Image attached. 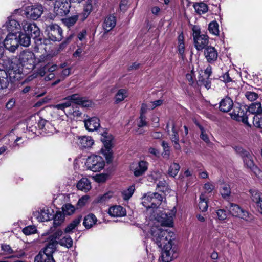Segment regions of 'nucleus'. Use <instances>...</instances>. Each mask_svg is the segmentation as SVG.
<instances>
[{"instance_id":"42","label":"nucleus","mask_w":262,"mask_h":262,"mask_svg":"<svg viewBox=\"0 0 262 262\" xmlns=\"http://www.w3.org/2000/svg\"><path fill=\"white\" fill-rule=\"evenodd\" d=\"M180 166L178 163H173L168 169V174L170 176L174 177L178 173Z\"/></svg>"},{"instance_id":"38","label":"nucleus","mask_w":262,"mask_h":262,"mask_svg":"<svg viewBox=\"0 0 262 262\" xmlns=\"http://www.w3.org/2000/svg\"><path fill=\"white\" fill-rule=\"evenodd\" d=\"M220 191L224 198L229 196L231 193L230 185L225 183L221 184L220 187Z\"/></svg>"},{"instance_id":"49","label":"nucleus","mask_w":262,"mask_h":262,"mask_svg":"<svg viewBox=\"0 0 262 262\" xmlns=\"http://www.w3.org/2000/svg\"><path fill=\"white\" fill-rule=\"evenodd\" d=\"M60 244L61 246L66 247L67 248H70L73 245V241L69 236H67L61 239Z\"/></svg>"},{"instance_id":"12","label":"nucleus","mask_w":262,"mask_h":262,"mask_svg":"<svg viewBox=\"0 0 262 262\" xmlns=\"http://www.w3.org/2000/svg\"><path fill=\"white\" fill-rule=\"evenodd\" d=\"M176 213V209L174 207L170 211L161 214H158L156 219L161 223L162 226L171 227L173 224V217Z\"/></svg>"},{"instance_id":"64","label":"nucleus","mask_w":262,"mask_h":262,"mask_svg":"<svg viewBox=\"0 0 262 262\" xmlns=\"http://www.w3.org/2000/svg\"><path fill=\"white\" fill-rule=\"evenodd\" d=\"M37 74L42 77L47 74V66L46 64L43 67H40L37 71Z\"/></svg>"},{"instance_id":"3","label":"nucleus","mask_w":262,"mask_h":262,"mask_svg":"<svg viewBox=\"0 0 262 262\" xmlns=\"http://www.w3.org/2000/svg\"><path fill=\"white\" fill-rule=\"evenodd\" d=\"M23 29L25 33L28 35H31L36 38L35 42L36 46L38 50H44L46 51V42L47 40L37 37L40 35V30L39 28L35 23H29L27 21L23 23Z\"/></svg>"},{"instance_id":"26","label":"nucleus","mask_w":262,"mask_h":262,"mask_svg":"<svg viewBox=\"0 0 262 262\" xmlns=\"http://www.w3.org/2000/svg\"><path fill=\"white\" fill-rule=\"evenodd\" d=\"M113 136L107 133L104 132L101 136V140L103 143L105 147L108 149V152H110V149L111 148L113 143Z\"/></svg>"},{"instance_id":"55","label":"nucleus","mask_w":262,"mask_h":262,"mask_svg":"<svg viewBox=\"0 0 262 262\" xmlns=\"http://www.w3.org/2000/svg\"><path fill=\"white\" fill-rule=\"evenodd\" d=\"M148 125V122L146 121V117L144 115H141L139 117V121L138 123V126L139 127H142Z\"/></svg>"},{"instance_id":"16","label":"nucleus","mask_w":262,"mask_h":262,"mask_svg":"<svg viewBox=\"0 0 262 262\" xmlns=\"http://www.w3.org/2000/svg\"><path fill=\"white\" fill-rule=\"evenodd\" d=\"M70 3L68 0H56L54 4V10L57 15L63 16L70 12Z\"/></svg>"},{"instance_id":"28","label":"nucleus","mask_w":262,"mask_h":262,"mask_svg":"<svg viewBox=\"0 0 262 262\" xmlns=\"http://www.w3.org/2000/svg\"><path fill=\"white\" fill-rule=\"evenodd\" d=\"M92 4V0H87L86 1L84 6L83 11L79 15L81 20H85L91 13L93 8Z\"/></svg>"},{"instance_id":"53","label":"nucleus","mask_w":262,"mask_h":262,"mask_svg":"<svg viewBox=\"0 0 262 262\" xmlns=\"http://www.w3.org/2000/svg\"><path fill=\"white\" fill-rule=\"evenodd\" d=\"M36 231V228L34 226H29L23 229V233L27 235L34 234Z\"/></svg>"},{"instance_id":"61","label":"nucleus","mask_w":262,"mask_h":262,"mask_svg":"<svg viewBox=\"0 0 262 262\" xmlns=\"http://www.w3.org/2000/svg\"><path fill=\"white\" fill-rule=\"evenodd\" d=\"M219 78L221 81H224L225 83H228L232 81L228 72H226L223 75L219 77Z\"/></svg>"},{"instance_id":"15","label":"nucleus","mask_w":262,"mask_h":262,"mask_svg":"<svg viewBox=\"0 0 262 262\" xmlns=\"http://www.w3.org/2000/svg\"><path fill=\"white\" fill-rule=\"evenodd\" d=\"M49 38L53 41H60L63 38L62 30L56 24H52L47 27Z\"/></svg>"},{"instance_id":"1","label":"nucleus","mask_w":262,"mask_h":262,"mask_svg":"<svg viewBox=\"0 0 262 262\" xmlns=\"http://www.w3.org/2000/svg\"><path fill=\"white\" fill-rule=\"evenodd\" d=\"M151 232L152 240L162 249L161 257L163 261H170L173 255L172 247L173 232L157 227L152 228Z\"/></svg>"},{"instance_id":"32","label":"nucleus","mask_w":262,"mask_h":262,"mask_svg":"<svg viewBox=\"0 0 262 262\" xmlns=\"http://www.w3.org/2000/svg\"><path fill=\"white\" fill-rule=\"evenodd\" d=\"M247 111L250 113L254 115L262 113V107L260 102L252 103L249 106Z\"/></svg>"},{"instance_id":"48","label":"nucleus","mask_w":262,"mask_h":262,"mask_svg":"<svg viewBox=\"0 0 262 262\" xmlns=\"http://www.w3.org/2000/svg\"><path fill=\"white\" fill-rule=\"evenodd\" d=\"M199 209L201 211H205L208 208V204L207 201L205 200L204 196L201 195L200 197V201L198 204Z\"/></svg>"},{"instance_id":"19","label":"nucleus","mask_w":262,"mask_h":262,"mask_svg":"<svg viewBox=\"0 0 262 262\" xmlns=\"http://www.w3.org/2000/svg\"><path fill=\"white\" fill-rule=\"evenodd\" d=\"M94 143V141L91 136H83L78 137L77 144L82 149L91 148Z\"/></svg>"},{"instance_id":"4","label":"nucleus","mask_w":262,"mask_h":262,"mask_svg":"<svg viewBox=\"0 0 262 262\" xmlns=\"http://www.w3.org/2000/svg\"><path fill=\"white\" fill-rule=\"evenodd\" d=\"M163 200L162 195L158 193H147L142 198V203L146 208H156Z\"/></svg>"},{"instance_id":"63","label":"nucleus","mask_w":262,"mask_h":262,"mask_svg":"<svg viewBox=\"0 0 262 262\" xmlns=\"http://www.w3.org/2000/svg\"><path fill=\"white\" fill-rule=\"evenodd\" d=\"M157 186L160 189L161 191H164V189L166 188L167 187V183L164 180L159 181L157 183Z\"/></svg>"},{"instance_id":"13","label":"nucleus","mask_w":262,"mask_h":262,"mask_svg":"<svg viewBox=\"0 0 262 262\" xmlns=\"http://www.w3.org/2000/svg\"><path fill=\"white\" fill-rule=\"evenodd\" d=\"M43 11L41 5H30L25 8L24 14L27 18L36 20L41 15Z\"/></svg>"},{"instance_id":"33","label":"nucleus","mask_w":262,"mask_h":262,"mask_svg":"<svg viewBox=\"0 0 262 262\" xmlns=\"http://www.w3.org/2000/svg\"><path fill=\"white\" fill-rule=\"evenodd\" d=\"M19 40V45L24 47H28L31 43V38L29 35L25 33H20L18 36Z\"/></svg>"},{"instance_id":"14","label":"nucleus","mask_w":262,"mask_h":262,"mask_svg":"<svg viewBox=\"0 0 262 262\" xmlns=\"http://www.w3.org/2000/svg\"><path fill=\"white\" fill-rule=\"evenodd\" d=\"M4 45L7 50L14 53L19 46V40L17 34L14 33L8 34L4 40Z\"/></svg>"},{"instance_id":"40","label":"nucleus","mask_w":262,"mask_h":262,"mask_svg":"<svg viewBox=\"0 0 262 262\" xmlns=\"http://www.w3.org/2000/svg\"><path fill=\"white\" fill-rule=\"evenodd\" d=\"M56 244L54 243H50L45 248L43 254L46 257L52 256L56 249Z\"/></svg>"},{"instance_id":"43","label":"nucleus","mask_w":262,"mask_h":262,"mask_svg":"<svg viewBox=\"0 0 262 262\" xmlns=\"http://www.w3.org/2000/svg\"><path fill=\"white\" fill-rule=\"evenodd\" d=\"M253 124L256 127L262 128V113L254 115Z\"/></svg>"},{"instance_id":"59","label":"nucleus","mask_w":262,"mask_h":262,"mask_svg":"<svg viewBox=\"0 0 262 262\" xmlns=\"http://www.w3.org/2000/svg\"><path fill=\"white\" fill-rule=\"evenodd\" d=\"M163 101L162 99H159L153 102H149V107L151 110H153L157 106H160L163 103Z\"/></svg>"},{"instance_id":"36","label":"nucleus","mask_w":262,"mask_h":262,"mask_svg":"<svg viewBox=\"0 0 262 262\" xmlns=\"http://www.w3.org/2000/svg\"><path fill=\"white\" fill-rule=\"evenodd\" d=\"M82 219L81 215L75 218L65 229L66 233H70L80 223Z\"/></svg>"},{"instance_id":"34","label":"nucleus","mask_w":262,"mask_h":262,"mask_svg":"<svg viewBox=\"0 0 262 262\" xmlns=\"http://www.w3.org/2000/svg\"><path fill=\"white\" fill-rule=\"evenodd\" d=\"M128 96L127 91L125 89H120L116 94L114 100L116 103L123 101Z\"/></svg>"},{"instance_id":"8","label":"nucleus","mask_w":262,"mask_h":262,"mask_svg":"<svg viewBox=\"0 0 262 262\" xmlns=\"http://www.w3.org/2000/svg\"><path fill=\"white\" fill-rule=\"evenodd\" d=\"M19 61L23 67L33 69L35 63L34 54L31 51H24L19 55Z\"/></svg>"},{"instance_id":"25","label":"nucleus","mask_w":262,"mask_h":262,"mask_svg":"<svg viewBox=\"0 0 262 262\" xmlns=\"http://www.w3.org/2000/svg\"><path fill=\"white\" fill-rule=\"evenodd\" d=\"M116 24V20L115 17L113 15H110L105 18L104 19L103 27L106 32L111 31Z\"/></svg>"},{"instance_id":"35","label":"nucleus","mask_w":262,"mask_h":262,"mask_svg":"<svg viewBox=\"0 0 262 262\" xmlns=\"http://www.w3.org/2000/svg\"><path fill=\"white\" fill-rule=\"evenodd\" d=\"M193 7L195 12L200 15L204 14L208 11L207 5L204 3H195L193 5Z\"/></svg>"},{"instance_id":"27","label":"nucleus","mask_w":262,"mask_h":262,"mask_svg":"<svg viewBox=\"0 0 262 262\" xmlns=\"http://www.w3.org/2000/svg\"><path fill=\"white\" fill-rule=\"evenodd\" d=\"M170 140L173 143V146L176 150L181 151V147L179 144V136L178 132L175 129L174 126L172 129V134L170 136Z\"/></svg>"},{"instance_id":"60","label":"nucleus","mask_w":262,"mask_h":262,"mask_svg":"<svg viewBox=\"0 0 262 262\" xmlns=\"http://www.w3.org/2000/svg\"><path fill=\"white\" fill-rule=\"evenodd\" d=\"M259 179L262 180V171L259 169L256 166L250 170Z\"/></svg>"},{"instance_id":"18","label":"nucleus","mask_w":262,"mask_h":262,"mask_svg":"<svg viewBox=\"0 0 262 262\" xmlns=\"http://www.w3.org/2000/svg\"><path fill=\"white\" fill-rule=\"evenodd\" d=\"M148 163L144 161H141L137 163H133L130 165V169L134 171L136 177L143 175L147 170Z\"/></svg>"},{"instance_id":"44","label":"nucleus","mask_w":262,"mask_h":262,"mask_svg":"<svg viewBox=\"0 0 262 262\" xmlns=\"http://www.w3.org/2000/svg\"><path fill=\"white\" fill-rule=\"evenodd\" d=\"M134 191L135 187L134 186H131L127 189L123 190L122 192L123 199L125 200H128L132 196Z\"/></svg>"},{"instance_id":"45","label":"nucleus","mask_w":262,"mask_h":262,"mask_svg":"<svg viewBox=\"0 0 262 262\" xmlns=\"http://www.w3.org/2000/svg\"><path fill=\"white\" fill-rule=\"evenodd\" d=\"M78 16L76 15L66 18L63 19V22L66 26L69 28L75 24L78 19Z\"/></svg>"},{"instance_id":"39","label":"nucleus","mask_w":262,"mask_h":262,"mask_svg":"<svg viewBox=\"0 0 262 262\" xmlns=\"http://www.w3.org/2000/svg\"><path fill=\"white\" fill-rule=\"evenodd\" d=\"M64 214L60 211H57L54 217V226L57 227L60 225L64 221Z\"/></svg>"},{"instance_id":"29","label":"nucleus","mask_w":262,"mask_h":262,"mask_svg":"<svg viewBox=\"0 0 262 262\" xmlns=\"http://www.w3.org/2000/svg\"><path fill=\"white\" fill-rule=\"evenodd\" d=\"M249 192L252 201L256 206L262 202V192L255 189H250Z\"/></svg>"},{"instance_id":"20","label":"nucleus","mask_w":262,"mask_h":262,"mask_svg":"<svg viewBox=\"0 0 262 262\" xmlns=\"http://www.w3.org/2000/svg\"><path fill=\"white\" fill-rule=\"evenodd\" d=\"M233 107V100L228 96L223 98L219 103V109L223 112H229Z\"/></svg>"},{"instance_id":"50","label":"nucleus","mask_w":262,"mask_h":262,"mask_svg":"<svg viewBox=\"0 0 262 262\" xmlns=\"http://www.w3.org/2000/svg\"><path fill=\"white\" fill-rule=\"evenodd\" d=\"M245 96L246 98L250 101H254L256 100L258 97V95L256 93L251 91L246 92L245 93Z\"/></svg>"},{"instance_id":"30","label":"nucleus","mask_w":262,"mask_h":262,"mask_svg":"<svg viewBox=\"0 0 262 262\" xmlns=\"http://www.w3.org/2000/svg\"><path fill=\"white\" fill-rule=\"evenodd\" d=\"M77 187L79 190L87 192L91 189V183L87 178H83L77 183Z\"/></svg>"},{"instance_id":"17","label":"nucleus","mask_w":262,"mask_h":262,"mask_svg":"<svg viewBox=\"0 0 262 262\" xmlns=\"http://www.w3.org/2000/svg\"><path fill=\"white\" fill-rule=\"evenodd\" d=\"M20 28L19 23L14 19L8 18V20L2 26V28L0 29V33L1 35L4 34L5 31L15 32Z\"/></svg>"},{"instance_id":"57","label":"nucleus","mask_w":262,"mask_h":262,"mask_svg":"<svg viewBox=\"0 0 262 262\" xmlns=\"http://www.w3.org/2000/svg\"><path fill=\"white\" fill-rule=\"evenodd\" d=\"M186 79L188 81L190 85H192L195 81V74L193 70H192L190 73L187 74Z\"/></svg>"},{"instance_id":"62","label":"nucleus","mask_w":262,"mask_h":262,"mask_svg":"<svg viewBox=\"0 0 262 262\" xmlns=\"http://www.w3.org/2000/svg\"><path fill=\"white\" fill-rule=\"evenodd\" d=\"M149 106V102L146 103H143L142 104L141 108L140 114L145 115V114L146 113L147 111L148 110H151V108Z\"/></svg>"},{"instance_id":"23","label":"nucleus","mask_w":262,"mask_h":262,"mask_svg":"<svg viewBox=\"0 0 262 262\" xmlns=\"http://www.w3.org/2000/svg\"><path fill=\"white\" fill-rule=\"evenodd\" d=\"M108 213L112 217H122L126 215V210L120 205H115L109 208Z\"/></svg>"},{"instance_id":"7","label":"nucleus","mask_w":262,"mask_h":262,"mask_svg":"<svg viewBox=\"0 0 262 262\" xmlns=\"http://www.w3.org/2000/svg\"><path fill=\"white\" fill-rule=\"evenodd\" d=\"M247 109L245 107L242 108L241 106H234L233 112L230 114L231 117L237 121H241L248 127H251V124L248 121L247 115Z\"/></svg>"},{"instance_id":"47","label":"nucleus","mask_w":262,"mask_h":262,"mask_svg":"<svg viewBox=\"0 0 262 262\" xmlns=\"http://www.w3.org/2000/svg\"><path fill=\"white\" fill-rule=\"evenodd\" d=\"M69 102V101H67V100L63 99V102L58 104L53 105L52 107L54 109H57L61 110L62 111H64V110L66 108H68L70 106V103Z\"/></svg>"},{"instance_id":"2","label":"nucleus","mask_w":262,"mask_h":262,"mask_svg":"<svg viewBox=\"0 0 262 262\" xmlns=\"http://www.w3.org/2000/svg\"><path fill=\"white\" fill-rule=\"evenodd\" d=\"M21 71L12 63L8 69H0V90L7 89L10 84L20 78Z\"/></svg>"},{"instance_id":"58","label":"nucleus","mask_w":262,"mask_h":262,"mask_svg":"<svg viewBox=\"0 0 262 262\" xmlns=\"http://www.w3.org/2000/svg\"><path fill=\"white\" fill-rule=\"evenodd\" d=\"M216 215L220 220H224L227 217V214L226 211L224 209H219L216 211Z\"/></svg>"},{"instance_id":"5","label":"nucleus","mask_w":262,"mask_h":262,"mask_svg":"<svg viewBox=\"0 0 262 262\" xmlns=\"http://www.w3.org/2000/svg\"><path fill=\"white\" fill-rule=\"evenodd\" d=\"M192 31L194 46L198 50H202L208 43V37L201 34L200 29L197 26L193 27Z\"/></svg>"},{"instance_id":"21","label":"nucleus","mask_w":262,"mask_h":262,"mask_svg":"<svg viewBox=\"0 0 262 262\" xmlns=\"http://www.w3.org/2000/svg\"><path fill=\"white\" fill-rule=\"evenodd\" d=\"M86 129L89 131L97 130L100 126V120L97 117H92L84 121Z\"/></svg>"},{"instance_id":"24","label":"nucleus","mask_w":262,"mask_h":262,"mask_svg":"<svg viewBox=\"0 0 262 262\" xmlns=\"http://www.w3.org/2000/svg\"><path fill=\"white\" fill-rule=\"evenodd\" d=\"M97 222V219L96 216L92 213H89L84 217L83 225L85 228L90 229L96 224Z\"/></svg>"},{"instance_id":"41","label":"nucleus","mask_w":262,"mask_h":262,"mask_svg":"<svg viewBox=\"0 0 262 262\" xmlns=\"http://www.w3.org/2000/svg\"><path fill=\"white\" fill-rule=\"evenodd\" d=\"M62 210L64 215H71L75 210V207L71 204L68 203L63 205Z\"/></svg>"},{"instance_id":"31","label":"nucleus","mask_w":262,"mask_h":262,"mask_svg":"<svg viewBox=\"0 0 262 262\" xmlns=\"http://www.w3.org/2000/svg\"><path fill=\"white\" fill-rule=\"evenodd\" d=\"M46 66L47 73H49V74L47 75L45 79L46 80L48 81L52 80L54 78L55 74L53 72L57 70L58 66L55 64H52L50 63H47Z\"/></svg>"},{"instance_id":"52","label":"nucleus","mask_w":262,"mask_h":262,"mask_svg":"<svg viewBox=\"0 0 262 262\" xmlns=\"http://www.w3.org/2000/svg\"><path fill=\"white\" fill-rule=\"evenodd\" d=\"M113 195V193L112 192L109 191L108 192L105 193L103 195H102L99 196L98 199V202L100 203H104L106 201H108L110 199H111Z\"/></svg>"},{"instance_id":"54","label":"nucleus","mask_w":262,"mask_h":262,"mask_svg":"<svg viewBox=\"0 0 262 262\" xmlns=\"http://www.w3.org/2000/svg\"><path fill=\"white\" fill-rule=\"evenodd\" d=\"M89 199V196L88 195H84L80 198L77 203V208L84 206L88 202Z\"/></svg>"},{"instance_id":"6","label":"nucleus","mask_w":262,"mask_h":262,"mask_svg":"<svg viewBox=\"0 0 262 262\" xmlns=\"http://www.w3.org/2000/svg\"><path fill=\"white\" fill-rule=\"evenodd\" d=\"M85 165L88 169L97 172L104 168L105 162L101 157L92 155L87 158Z\"/></svg>"},{"instance_id":"37","label":"nucleus","mask_w":262,"mask_h":262,"mask_svg":"<svg viewBox=\"0 0 262 262\" xmlns=\"http://www.w3.org/2000/svg\"><path fill=\"white\" fill-rule=\"evenodd\" d=\"M64 100H67V101H69V102L70 103V106L72 103L79 105L81 101L82 100V97H80L77 94H75L66 97L64 98Z\"/></svg>"},{"instance_id":"46","label":"nucleus","mask_w":262,"mask_h":262,"mask_svg":"<svg viewBox=\"0 0 262 262\" xmlns=\"http://www.w3.org/2000/svg\"><path fill=\"white\" fill-rule=\"evenodd\" d=\"M204 55L208 62H211L213 59V47L211 46H208L205 48L204 51Z\"/></svg>"},{"instance_id":"10","label":"nucleus","mask_w":262,"mask_h":262,"mask_svg":"<svg viewBox=\"0 0 262 262\" xmlns=\"http://www.w3.org/2000/svg\"><path fill=\"white\" fill-rule=\"evenodd\" d=\"M226 208L233 216L240 217L245 221L250 220L248 212L236 204L230 203Z\"/></svg>"},{"instance_id":"9","label":"nucleus","mask_w":262,"mask_h":262,"mask_svg":"<svg viewBox=\"0 0 262 262\" xmlns=\"http://www.w3.org/2000/svg\"><path fill=\"white\" fill-rule=\"evenodd\" d=\"M234 149L242 158L245 167L251 170L256 166L253 160L252 156L249 151L240 146H235Z\"/></svg>"},{"instance_id":"51","label":"nucleus","mask_w":262,"mask_h":262,"mask_svg":"<svg viewBox=\"0 0 262 262\" xmlns=\"http://www.w3.org/2000/svg\"><path fill=\"white\" fill-rule=\"evenodd\" d=\"M83 107H92L94 105V103L91 100L86 98L82 97L80 104Z\"/></svg>"},{"instance_id":"56","label":"nucleus","mask_w":262,"mask_h":262,"mask_svg":"<svg viewBox=\"0 0 262 262\" xmlns=\"http://www.w3.org/2000/svg\"><path fill=\"white\" fill-rule=\"evenodd\" d=\"M2 250L5 253V254H10L14 252L11 247L9 245L2 244Z\"/></svg>"},{"instance_id":"22","label":"nucleus","mask_w":262,"mask_h":262,"mask_svg":"<svg viewBox=\"0 0 262 262\" xmlns=\"http://www.w3.org/2000/svg\"><path fill=\"white\" fill-rule=\"evenodd\" d=\"M212 74V67L209 66L205 69L204 74L202 76V79H199V81H201L207 89H209L211 86V79H209V77Z\"/></svg>"},{"instance_id":"11","label":"nucleus","mask_w":262,"mask_h":262,"mask_svg":"<svg viewBox=\"0 0 262 262\" xmlns=\"http://www.w3.org/2000/svg\"><path fill=\"white\" fill-rule=\"evenodd\" d=\"M53 209L45 207L35 211L33 216L38 222H46L53 219Z\"/></svg>"}]
</instances>
